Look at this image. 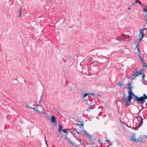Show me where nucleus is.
Listing matches in <instances>:
<instances>
[{
  "instance_id": "1",
  "label": "nucleus",
  "mask_w": 147,
  "mask_h": 147,
  "mask_svg": "<svg viewBox=\"0 0 147 147\" xmlns=\"http://www.w3.org/2000/svg\"><path fill=\"white\" fill-rule=\"evenodd\" d=\"M147 99V96L145 94H144L143 96H141L140 97L138 98L137 102H140V103H144L145 102V100Z\"/></svg>"
},
{
  "instance_id": "2",
  "label": "nucleus",
  "mask_w": 147,
  "mask_h": 147,
  "mask_svg": "<svg viewBox=\"0 0 147 147\" xmlns=\"http://www.w3.org/2000/svg\"><path fill=\"white\" fill-rule=\"evenodd\" d=\"M132 96L128 95L127 98H128L127 101L126 102L125 104V105L127 107H128L130 104L131 102V100L132 99Z\"/></svg>"
},
{
  "instance_id": "3",
  "label": "nucleus",
  "mask_w": 147,
  "mask_h": 147,
  "mask_svg": "<svg viewBox=\"0 0 147 147\" xmlns=\"http://www.w3.org/2000/svg\"><path fill=\"white\" fill-rule=\"evenodd\" d=\"M128 95L134 96L136 99L134 100L136 102H138V96L135 95L132 92V90H129L128 91Z\"/></svg>"
},
{
  "instance_id": "4",
  "label": "nucleus",
  "mask_w": 147,
  "mask_h": 147,
  "mask_svg": "<svg viewBox=\"0 0 147 147\" xmlns=\"http://www.w3.org/2000/svg\"><path fill=\"white\" fill-rule=\"evenodd\" d=\"M84 132H85V134H86V137L90 139V141H93L94 140V138L93 137V136L91 135L90 134L87 132L85 130H84Z\"/></svg>"
},
{
  "instance_id": "5",
  "label": "nucleus",
  "mask_w": 147,
  "mask_h": 147,
  "mask_svg": "<svg viewBox=\"0 0 147 147\" xmlns=\"http://www.w3.org/2000/svg\"><path fill=\"white\" fill-rule=\"evenodd\" d=\"M138 121L139 123V124L137 123H136V124H137V125L138 126V127H140L142 126L143 123V121L142 118L141 117H139V118L138 119Z\"/></svg>"
},
{
  "instance_id": "6",
  "label": "nucleus",
  "mask_w": 147,
  "mask_h": 147,
  "mask_svg": "<svg viewBox=\"0 0 147 147\" xmlns=\"http://www.w3.org/2000/svg\"><path fill=\"white\" fill-rule=\"evenodd\" d=\"M56 117L53 115H52L50 118V121L51 122L54 123L55 124H56L57 120Z\"/></svg>"
},
{
  "instance_id": "7",
  "label": "nucleus",
  "mask_w": 147,
  "mask_h": 147,
  "mask_svg": "<svg viewBox=\"0 0 147 147\" xmlns=\"http://www.w3.org/2000/svg\"><path fill=\"white\" fill-rule=\"evenodd\" d=\"M131 83H128L127 84V88L129 89V90H132L133 88V86H131Z\"/></svg>"
},
{
  "instance_id": "8",
  "label": "nucleus",
  "mask_w": 147,
  "mask_h": 147,
  "mask_svg": "<svg viewBox=\"0 0 147 147\" xmlns=\"http://www.w3.org/2000/svg\"><path fill=\"white\" fill-rule=\"evenodd\" d=\"M128 98L127 97H126L125 95L123 96V97L122 98L121 100L122 101V102L123 103L125 101L126 102Z\"/></svg>"
},
{
  "instance_id": "9",
  "label": "nucleus",
  "mask_w": 147,
  "mask_h": 147,
  "mask_svg": "<svg viewBox=\"0 0 147 147\" xmlns=\"http://www.w3.org/2000/svg\"><path fill=\"white\" fill-rule=\"evenodd\" d=\"M139 74V73H138L137 71L136 70L133 71L132 74V76L134 77H136L138 76Z\"/></svg>"
},
{
  "instance_id": "10",
  "label": "nucleus",
  "mask_w": 147,
  "mask_h": 147,
  "mask_svg": "<svg viewBox=\"0 0 147 147\" xmlns=\"http://www.w3.org/2000/svg\"><path fill=\"white\" fill-rule=\"evenodd\" d=\"M22 7H20V9L19 11V16H18V17L19 18L21 17H22Z\"/></svg>"
},
{
  "instance_id": "11",
  "label": "nucleus",
  "mask_w": 147,
  "mask_h": 147,
  "mask_svg": "<svg viewBox=\"0 0 147 147\" xmlns=\"http://www.w3.org/2000/svg\"><path fill=\"white\" fill-rule=\"evenodd\" d=\"M146 28H142L140 31V35L141 34V36L143 35V37L144 36V31L145 30V29Z\"/></svg>"
},
{
  "instance_id": "12",
  "label": "nucleus",
  "mask_w": 147,
  "mask_h": 147,
  "mask_svg": "<svg viewBox=\"0 0 147 147\" xmlns=\"http://www.w3.org/2000/svg\"><path fill=\"white\" fill-rule=\"evenodd\" d=\"M68 130H69L70 132L73 133V132H74L75 131H77V130L74 128H71L69 129H67Z\"/></svg>"
},
{
  "instance_id": "13",
  "label": "nucleus",
  "mask_w": 147,
  "mask_h": 147,
  "mask_svg": "<svg viewBox=\"0 0 147 147\" xmlns=\"http://www.w3.org/2000/svg\"><path fill=\"white\" fill-rule=\"evenodd\" d=\"M80 123H78V125H80L79 127L81 128V126H82V128H83V122H79Z\"/></svg>"
},
{
  "instance_id": "14",
  "label": "nucleus",
  "mask_w": 147,
  "mask_h": 147,
  "mask_svg": "<svg viewBox=\"0 0 147 147\" xmlns=\"http://www.w3.org/2000/svg\"><path fill=\"white\" fill-rule=\"evenodd\" d=\"M135 3H138L139 5L142 6V5L141 4V2L139 0H135Z\"/></svg>"
},
{
  "instance_id": "15",
  "label": "nucleus",
  "mask_w": 147,
  "mask_h": 147,
  "mask_svg": "<svg viewBox=\"0 0 147 147\" xmlns=\"http://www.w3.org/2000/svg\"><path fill=\"white\" fill-rule=\"evenodd\" d=\"M140 53H139V54H138V55H139V57H140V59L142 61V62H144V60L143 59H142V57H141L140 55Z\"/></svg>"
},
{
  "instance_id": "16",
  "label": "nucleus",
  "mask_w": 147,
  "mask_h": 147,
  "mask_svg": "<svg viewBox=\"0 0 147 147\" xmlns=\"http://www.w3.org/2000/svg\"><path fill=\"white\" fill-rule=\"evenodd\" d=\"M58 126L59 127V128L58 129V131H61L62 129H61V128L62 127L59 124L58 125Z\"/></svg>"
},
{
  "instance_id": "17",
  "label": "nucleus",
  "mask_w": 147,
  "mask_h": 147,
  "mask_svg": "<svg viewBox=\"0 0 147 147\" xmlns=\"http://www.w3.org/2000/svg\"><path fill=\"white\" fill-rule=\"evenodd\" d=\"M89 94V93H86L85 94H84L83 96V98L84 99H85V98Z\"/></svg>"
},
{
  "instance_id": "18",
  "label": "nucleus",
  "mask_w": 147,
  "mask_h": 147,
  "mask_svg": "<svg viewBox=\"0 0 147 147\" xmlns=\"http://www.w3.org/2000/svg\"><path fill=\"white\" fill-rule=\"evenodd\" d=\"M140 141L141 142H142V141L141 140H140V137H139V138H138L136 139V141H135L136 142H137Z\"/></svg>"
},
{
  "instance_id": "19",
  "label": "nucleus",
  "mask_w": 147,
  "mask_h": 147,
  "mask_svg": "<svg viewBox=\"0 0 147 147\" xmlns=\"http://www.w3.org/2000/svg\"><path fill=\"white\" fill-rule=\"evenodd\" d=\"M122 35H123L124 36H125V39H126V40H129V38H128V36H127V35H123V34H122Z\"/></svg>"
},
{
  "instance_id": "20",
  "label": "nucleus",
  "mask_w": 147,
  "mask_h": 147,
  "mask_svg": "<svg viewBox=\"0 0 147 147\" xmlns=\"http://www.w3.org/2000/svg\"><path fill=\"white\" fill-rule=\"evenodd\" d=\"M143 66L144 67H146V68H147V65H146L145 63L144 62H143Z\"/></svg>"
},
{
  "instance_id": "21",
  "label": "nucleus",
  "mask_w": 147,
  "mask_h": 147,
  "mask_svg": "<svg viewBox=\"0 0 147 147\" xmlns=\"http://www.w3.org/2000/svg\"><path fill=\"white\" fill-rule=\"evenodd\" d=\"M37 108V107H30V109H33L34 110H36Z\"/></svg>"
},
{
  "instance_id": "22",
  "label": "nucleus",
  "mask_w": 147,
  "mask_h": 147,
  "mask_svg": "<svg viewBox=\"0 0 147 147\" xmlns=\"http://www.w3.org/2000/svg\"><path fill=\"white\" fill-rule=\"evenodd\" d=\"M145 6L146 7V9H143V10L144 12H146L147 13V6L146 5Z\"/></svg>"
},
{
  "instance_id": "23",
  "label": "nucleus",
  "mask_w": 147,
  "mask_h": 147,
  "mask_svg": "<svg viewBox=\"0 0 147 147\" xmlns=\"http://www.w3.org/2000/svg\"><path fill=\"white\" fill-rule=\"evenodd\" d=\"M82 131H76V132H77V134H79L80 133H81V134H84V133L82 132Z\"/></svg>"
},
{
  "instance_id": "24",
  "label": "nucleus",
  "mask_w": 147,
  "mask_h": 147,
  "mask_svg": "<svg viewBox=\"0 0 147 147\" xmlns=\"http://www.w3.org/2000/svg\"><path fill=\"white\" fill-rule=\"evenodd\" d=\"M143 37V35H142V36H141L140 37L139 39V42L142 39V38Z\"/></svg>"
},
{
  "instance_id": "25",
  "label": "nucleus",
  "mask_w": 147,
  "mask_h": 147,
  "mask_svg": "<svg viewBox=\"0 0 147 147\" xmlns=\"http://www.w3.org/2000/svg\"><path fill=\"white\" fill-rule=\"evenodd\" d=\"M99 58H102V59H103V58H106V57H104V56H102V55H100V56H99Z\"/></svg>"
},
{
  "instance_id": "26",
  "label": "nucleus",
  "mask_w": 147,
  "mask_h": 147,
  "mask_svg": "<svg viewBox=\"0 0 147 147\" xmlns=\"http://www.w3.org/2000/svg\"><path fill=\"white\" fill-rule=\"evenodd\" d=\"M121 39H121V37L120 36L118 37L117 38V39H116L117 40H120Z\"/></svg>"
},
{
  "instance_id": "27",
  "label": "nucleus",
  "mask_w": 147,
  "mask_h": 147,
  "mask_svg": "<svg viewBox=\"0 0 147 147\" xmlns=\"http://www.w3.org/2000/svg\"><path fill=\"white\" fill-rule=\"evenodd\" d=\"M61 130H62L63 131V132L65 133L66 134L67 133L66 130L65 129H63Z\"/></svg>"
},
{
  "instance_id": "28",
  "label": "nucleus",
  "mask_w": 147,
  "mask_h": 147,
  "mask_svg": "<svg viewBox=\"0 0 147 147\" xmlns=\"http://www.w3.org/2000/svg\"><path fill=\"white\" fill-rule=\"evenodd\" d=\"M67 140L70 142V144H74V143H73L72 141H71L69 140Z\"/></svg>"
},
{
  "instance_id": "29",
  "label": "nucleus",
  "mask_w": 147,
  "mask_h": 147,
  "mask_svg": "<svg viewBox=\"0 0 147 147\" xmlns=\"http://www.w3.org/2000/svg\"><path fill=\"white\" fill-rule=\"evenodd\" d=\"M76 138V139L78 140V141L79 142H81V139L80 138Z\"/></svg>"
},
{
  "instance_id": "30",
  "label": "nucleus",
  "mask_w": 147,
  "mask_h": 147,
  "mask_svg": "<svg viewBox=\"0 0 147 147\" xmlns=\"http://www.w3.org/2000/svg\"><path fill=\"white\" fill-rule=\"evenodd\" d=\"M119 85L120 87H121L122 86V84L121 83H119Z\"/></svg>"
},
{
  "instance_id": "31",
  "label": "nucleus",
  "mask_w": 147,
  "mask_h": 147,
  "mask_svg": "<svg viewBox=\"0 0 147 147\" xmlns=\"http://www.w3.org/2000/svg\"><path fill=\"white\" fill-rule=\"evenodd\" d=\"M45 143H46V145L47 146H48L47 144V141L46 140L45 137Z\"/></svg>"
},
{
  "instance_id": "32",
  "label": "nucleus",
  "mask_w": 147,
  "mask_h": 147,
  "mask_svg": "<svg viewBox=\"0 0 147 147\" xmlns=\"http://www.w3.org/2000/svg\"><path fill=\"white\" fill-rule=\"evenodd\" d=\"M135 137V136L132 137L130 139V140H132L133 139H134V138Z\"/></svg>"
},
{
  "instance_id": "33",
  "label": "nucleus",
  "mask_w": 147,
  "mask_h": 147,
  "mask_svg": "<svg viewBox=\"0 0 147 147\" xmlns=\"http://www.w3.org/2000/svg\"><path fill=\"white\" fill-rule=\"evenodd\" d=\"M138 43H139V42H138V43L137 44V45H136V48L137 49V48H139L138 47V46H139V45H138Z\"/></svg>"
},
{
  "instance_id": "34",
  "label": "nucleus",
  "mask_w": 147,
  "mask_h": 147,
  "mask_svg": "<svg viewBox=\"0 0 147 147\" xmlns=\"http://www.w3.org/2000/svg\"><path fill=\"white\" fill-rule=\"evenodd\" d=\"M132 140L134 141L135 142V141H136V139L135 137L134 138V139H133Z\"/></svg>"
},
{
  "instance_id": "35",
  "label": "nucleus",
  "mask_w": 147,
  "mask_h": 147,
  "mask_svg": "<svg viewBox=\"0 0 147 147\" xmlns=\"http://www.w3.org/2000/svg\"><path fill=\"white\" fill-rule=\"evenodd\" d=\"M137 50H138V51L139 53H140V50L139 48H137Z\"/></svg>"
},
{
  "instance_id": "36",
  "label": "nucleus",
  "mask_w": 147,
  "mask_h": 147,
  "mask_svg": "<svg viewBox=\"0 0 147 147\" xmlns=\"http://www.w3.org/2000/svg\"><path fill=\"white\" fill-rule=\"evenodd\" d=\"M91 109V107H89V108L87 110V111H88V110H90Z\"/></svg>"
},
{
  "instance_id": "37",
  "label": "nucleus",
  "mask_w": 147,
  "mask_h": 147,
  "mask_svg": "<svg viewBox=\"0 0 147 147\" xmlns=\"http://www.w3.org/2000/svg\"><path fill=\"white\" fill-rule=\"evenodd\" d=\"M26 107L28 108H29L30 109V107L29 105H26Z\"/></svg>"
},
{
  "instance_id": "38",
  "label": "nucleus",
  "mask_w": 147,
  "mask_h": 147,
  "mask_svg": "<svg viewBox=\"0 0 147 147\" xmlns=\"http://www.w3.org/2000/svg\"><path fill=\"white\" fill-rule=\"evenodd\" d=\"M136 3H135H135H132V5H135V4Z\"/></svg>"
},
{
  "instance_id": "39",
  "label": "nucleus",
  "mask_w": 147,
  "mask_h": 147,
  "mask_svg": "<svg viewBox=\"0 0 147 147\" xmlns=\"http://www.w3.org/2000/svg\"><path fill=\"white\" fill-rule=\"evenodd\" d=\"M145 77V76L144 75H143L142 76V78H144Z\"/></svg>"
},
{
  "instance_id": "40",
  "label": "nucleus",
  "mask_w": 147,
  "mask_h": 147,
  "mask_svg": "<svg viewBox=\"0 0 147 147\" xmlns=\"http://www.w3.org/2000/svg\"><path fill=\"white\" fill-rule=\"evenodd\" d=\"M36 112H38L39 113H40V111H38V110H36Z\"/></svg>"
},
{
  "instance_id": "41",
  "label": "nucleus",
  "mask_w": 147,
  "mask_h": 147,
  "mask_svg": "<svg viewBox=\"0 0 147 147\" xmlns=\"http://www.w3.org/2000/svg\"><path fill=\"white\" fill-rule=\"evenodd\" d=\"M90 94L91 95H94V93H92Z\"/></svg>"
},
{
  "instance_id": "42",
  "label": "nucleus",
  "mask_w": 147,
  "mask_h": 147,
  "mask_svg": "<svg viewBox=\"0 0 147 147\" xmlns=\"http://www.w3.org/2000/svg\"><path fill=\"white\" fill-rule=\"evenodd\" d=\"M139 74H140L141 75H142V72H140V73H139Z\"/></svg>"
},
{
  "instance_id": "43",
  "label": "nucleus",
  "mask_w": 147,
  "mask_h": 147,
  "mask_svg": "<svg viewBox=\"0 0 147 147\" xmlns=\"http://www.w3.org/2000/svg\"><path fill=\"white\" fill-rule=\"evenodd\" d=\"M139 118V117H136V118L138 120V119Z\"/></svg>"
},
{
  "instance_id": "44",
  "label": "nucleus",
  "mask_w": 147,
  "mask_h": 147,
  "mask_svg": "<svg viewBox=\"0 0 147 147\" xmlns=\"http://www.w3.org/2000/svg\"><path fill=\"white\" fill-rule=\"evenodd\" d=\"M131 9V8L130 7H129L128 9L129 10H130Z\"/></svg>"
},
{
  "instance_id": "45",
  "label": "nucleus",
  "mask_w": 147,
  "mask_h": 147,
  "mask_svg": "<svg viewBox=\"0 0 147 147\" xmlns=\"http://www.w3.org/2000/svg\"><path fill=\"white\" fill-rule=\"evenodd\" d=\"M109 140H108L106 141L107 142H109Z\"/></svg>"
},
{
  "instance_id": "46",
  "label": "nucleus",
  "mask_w": 147,
  "mask_h": 147,
  "mask_svg": "<svg viewBox=\"0 0 147 147\" xmlns=\"http://www.w3.org/2000/svg\"><path fill=\"white\" fill-rule=\"evenodd\" d=\"M146 22L147 23V18H146Z\"/></svg>"
},
{
  "instance_id": "47",
  "label": "nucleus",
  "mask_w": 147,
  "mask_h": 147,
  "mask_svg": "<svg viewBox=\"0 0 147 147\" xmlns=\"http://www.w3.org/2000/svg\"><path fill=\"white\" fill-rule=\"evenodd\" d=\"M145 17H146V18H147V14L145 16Z\"/></svg>"
},
{
  "instance_id": "48",
  "label": "nucleus",
  "mask_w": 147,
  "mask_h": 147,
  "mask_svg": "<svg viewBox=\"0 0 147 147\" xmlns=\"http://www.w3.org/2000/svg\"><path fill=\"white\" fill-rule=\"evenodd\" d=\"M79 145H76V147H79Z\"/></svg>"
},
{
  "instance_id": "49",
  "label": "nucleus",
  "mask_w": 147,
  "mask_h": 147,
  "mask_svg": "<svg viewBox=\"0 0 147 147\" xmlns=\"http://www.w3.org/2000/svg\"><path fill=\"white\" fill-rule=\"evenodd\" d=\"M39 102L40 103V101H39Z\"/></svg>"
},
{
  "instance_id": "50",
  "label": "nucleus",
  "mask_w": 147,
  "mask_h": 147,
  "mask_svg": "<svg viewBox=\"0 0 147 147\" xmlns=\"http://www.w3.org/2000/svg\"><path fill=\"white\" fill-rule=\"evenodd\" d=\"M41 97H42V95L41 96Z\"/></svg>"
}]
</instances>
